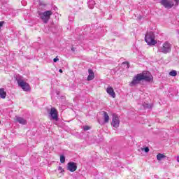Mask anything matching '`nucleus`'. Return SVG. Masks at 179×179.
I'll return each instance as SVG.
<instances>
[{"label": "nucleus", "instance_id": "1", "mask_svg": "<svg viewBox=\"0 0 179 179\" xmlns=\"http://www.w3.org/2000/svg\"><path fill=\"white\" fill-rule=\"evenodd\" d=\"M153 79V76L148 71H144L143 73H139L136 75L132 81L129 83V86L134 87L136 85H139L142 80H145V82H150Z\"/></svg>", "mask_w": 179, "mask_h": 179}, {"label": "nucleus", "instance_id": "2", "mask_svg": "<svg viewBox=\"0 0 179 179\" xmlns=\"http://www.w3.org/2000/svg\"><path fill=\"white\" fill-rule=\"evenodd\" d=\"M173 45L170 42L165 41L162 44L159 43L158 45V52H162V54H169L171 52V47Z\"/></svg>", "mask_w": 179, "mask_h": 179}, {"label": "nucleus", "instance_id": "3", "mask_svg": "<svg viewBox=\"0 0 179 179\" xmlns=\"http://www.w3.org/2000/svg\"><path fill=\"white\" fill-rule=\"evenodd\" d=\"M145 41L148 45H155L157 43L156 40H155V34L152 31L146 33Z\"/></svg>", "mask_w": 179, "mask_h": 179}, {"label": "nucleus", "instance_id": "4", "mask_svg": "<svg viewBox=\"0 0 179 179\" xmlns=\"http://www.w3.org/2000/svg\"><path fill=\"white\" fill-rule=\"evenodd\" d=\"M16 80L17 82L18 86H20V87H21L24 92H29V90H30V85L29 83L24 82L22 77H17Z\"/></svg>", "mask_w": 179, "mask_h": 179}, {"label": "nucleus", "instance_id": "5", "mask_svg": "<svg viewBox=\"0 0 179 179\" xmlns=\"http://www.w3.org/2000/svg\"><path fill=\"white\" fill-rule=\"evenodd\" d=\"M51 15H52V11L46 10L44 13H40V17L44 23H48V20H50Z\"/></svg>", "mask_w": 179, "mask_h": 179}, {"label": "nucleus", "instance_id": "6", "mask_svg": "<svg viewBox=\"0 0 179 179\" xmlns=\"http://www.w3.org/2000/svg\"><path fill=\"white\" fill-rule=\"evenodd\" d=\"M159 3L165 7L166 9H171L174 6V2L169 0H160Z\"/></svg>", "mask_w": 179, "mask_h": 179}, {"label": "nucleus", "instance_id": "7", "mask_svg": "<svg viewBox=\"0 0 179 179\" xmlns=\"http://www.w3.org/2000/svg\"><path fill=\"white\" fill-rule=\"evenodd\" d=\"M111 125L114 128H118L120 127V117L117 114L113 115Z\"/></svg>", "mask_w": 179, "mask_h": 179}, {"label": "nucleus", "instance_id": "8", "mask_svg": "<svg viewBox=\"0 0 179 179\" xmlns=\"http://www.w3.org/2000/svg\"><path fill=\"white\" fill-rule=\"evenodd\" d=\"M50 115L51 117V120H54L55 121H58V110H57L55 108H51Z\"/></svg>", "mask_w": 179, "mask_h": 179}, {"label": "nucleus", "instance_id": "9", "mask_svg": "<svg viewBox=\"0 0 179 179\" xmlns=\"http://www.w3.org/2000/svg\"><path fill=\"white\" fill-rule=\"evenodd\" d=\"M67 169L69 171L73 173L74 171H76L78 165L75 162H69L67 164Z\"/></svg>", "mask_w": 179, "mask_h": 179}, {"label": "nucleus", "instance_id": "10", "mask_svg": "<svg viewBox=\"0 0 179 179\" xmlns=\"http://www.w3.org/2000/svg\"><path fill=\"white\" fill-rule=\"evenodd\" d=\"M15 121L18 124H21V125H26L27 124V120L24 117L20 116H15Z\"/></svg>", "mask_w": 179, "mask_h": 179}, {"label": "nucleus", "instance_id": "11", "mask_svg": "<svg viewBox=\"0 0 179 179\" xmlns=\"http://www.w3.org/2000/svg\"><path fill=\"white\" fill-rule=\"evenodd\" d=\"M106 93L111 96L113 99H115V92H114V89L111 86H108L106 88Z\"/></svg>", "mask_w": 179, "mask_h": 179}, {"label": "nucleus", "instance_id": "12", "mask_svg": "<svg viewBox=\"0 0 179 179\" xmlns=\"http://www.w3.org/2000/svg\"><path fill=\"white\" fill-rule=\"evenodd\" d=\"M88 77L87 78V80H93L94 79V73L93 72V70L89 69H88Z\"/></svg>", "mask_w": 179, "mask_h": 179}, {"label": "nucleus", "instance_id": "13", "mask_svg": "<svg viewBox=\"0 0 179 179\" xmlns=\"http://www.w3.org/2000/svg\"><path fill=\"white\" fill-rule=\"evenodd\" d=\"M87 3L90 9H93L96 5V1H94V0H88Z\"/></svg>", "mask_w": 179, "mask_h": 179}, {"label": "nucleus", "instance_id": "14", "mask_svg": "<svg viewBox=\"0 0 179 179\" xmlns=\"http://www.w3.org/2000/svg\"><path fill=\"white\" fill-rule=\"evenodd\" d=\"M0 98L1 99L6 98V92H5V89L3 88L0 89Z\"/></svg>", "mask_w": 179, "mask_h": 179}, {"label": "nucleus", "instance_id": "15", "mask_svg": "<svg viewBox=\"0 0 179 179\" xmlns=\"http://www.w3.org/2000/svg\"><path fill=\"white\" fill-rule=\"evenodd\" d=\"M103 121L106 124L110 121V116H108L107 112H103Z\"/></svg>", "mask_w": 179, "mask_h": 179}, {"label": "nucleus", "instance_id": "16", "mask_svg": "<svg viewBox=\"0 0 179 179\" xmlns=\"http://www.w3.org/2000/svg\"><path fill=\"white\" fill-rule=\"evenodd\" d=\"M166 157V155L162 154V153H159L157 155V159L160 161L162 160V159H165Z\"/></svg>", "mask_w": 179, "mask_h": 179}, {"label": "nucleus", "instance_id": "17", "mask_svg": "<svg viewBox=\"0 0 179 179\" xmlns=\"http://www.w3.org/2000/svg\"><path fill=\"white\" fill-rule=\"evenodd\" d=\"M169 76L173 77L177 76V71L172 70L171 72H169Z\"/></svg>", "mask_w": 179, "mask_h": 179}, {"label": "nucleus", "instance_id": "18", "mask_svg": "<svg viewBox=\"0 0 179 179\" xmlns=\"http://www.w3.org/2000/svg\"><path fill=\"white\" fill-rule=\"evenodd\" d=\"M60 162L65 163V156H64V155L60 156Z\"/></svg>", "mask_w": 179, "mask_h": 179}, {"label": "nucleus", "instance_id": "19", "mask_svg": "<svg viewBox=\"0 0 179 179\" xmlns=\"http://www.w3.org/2000/svg\"><path fill=\"white\" fill-rule=\"evenodd\" d=\"M141 150H144V152H145V153H148L149 152V148L146 147L145 148H142Z\"/></svg>", "mask_w": 179, "mask_h": 179}, {"label": "nucleus", "instance_id": "20", "mask_svg": "<svg viewBox=\"0 0 179 179\" xmlns=\"http://www.w3.org/2000/svg\"><path fill=\"white\" fill-rule=\"evenodd\" d=\"M83 129H84V131H89V129H90V127H89V126H84L83 127Z\"/></svg>", "mask_w": 179, "mask_h": 179}, {"label": "nucleus", "instance_id": "21", "mask_svg": "<svg viewBox=\"0 0 179 179\" xmlns=\"http://www.w3.org/2000/svg\"><path fill=\"white\" fill-rule=\"evenodd\" d=\"M175 3V6H178V3H179V0H173Z\"/></svg>", "mask_w": 179, "mask_h": 179}, {"label": "nucleus", "instance_id": "22", "mask_svg": "<svg viewBox=\"0 0 179 179\" xmlns=\"http://www.w3.org/2000/svg\"><path fill=\"white\" fill-rule=\"evenodd\" d=\"M123 65H127V69L129 68V63L128 62H123Z\"/></svg>", "mask_w": 179, "mask_h": 179}, {"label": "nucleus", "instance_id": "23", "mask_svg": "<svg viewBox=\"0 0 179 179\" xmlns=\"http://www.w3.org/2000/svg\"><path fill=\"white\" fill-rule=\"evenodd\" d=\"M58 170L60 171V173H64V169H62L61 166H59Z\"/></svg>", "mask_w": 179, "mask_h": 179}, {"label": "nucleus", "instance_id": "24", "mask_svg": "<svg viewBox=\"0 0 179 179\" xmlns=\"http://www.w3.org/2000/svg\"><path fill=\"white\" fill-rule=\"evenodd\" d=\"M57 61H59V59L57 57L56 58L53 59V62H57Z\"/></svg>", "mask_w": 179, "mask_h": 179}, {"label": "nucleus", "instance_id": "25", "mask_svg": "<svg viewBox=\"0 0 179 179\" xmlns=\"http://www.w3.org/2000/svg\"><path fill=\"white\" fill-rule=\"evenodd\" d=\"M145 107H146L147 108H150V105L147 104Z\"/></svg>", "mask_w": 179, "mask_h": 179}, {"label": "nucleus", "instance_id": "26", "mask_svg": "<svg viewBox=\"0 0 179 179\" xmlns=\"http://www.w3.org/2000/svg\"><path fill=\"white\" fill-rule=\"evenodd\" d=\"M177 162L179 163V156H178V157H177Z\"/></svg>", "mask_w": 179, "mask_h": 179}, {"label": "nucleus", "instance_id": "27", "mask_svg": "<svg viewBox=\"0 0 179 179\" xmlns=\"http://www.w3.org/2000/svg\"><path fill=\"white\" fill-rule=\"evenodd\" d=\"M59 72H60V73H62V69H59Z\"/></svg>", "mask_w": 179, "mask_h": 179}, {"label": "nucleus", "instance_id": "28", "mask_svg": "<svg viewBox=\"0 0 179 179\" xmlns=\"http://www.w3.org/2000/svg\"><path fill=\"white\" fill-rule=\"evenodd\" d=\"M71 50H72V51H75V50H73V48H71Z\"/></svg>", "mask_w": 179, "mask_h": 179}, {"label": "nucleus", "instance_id": "29", "mask_svg": "<svg viewBox=\"0 0 179 179\" xmlns=\"http://www.w3.org/2000/svg\"><path fill=\"white\" fill-rule=\"evenodd\" d=\"M0 124H1V121H0Z\"/></svg>", "mask_w": 179, "mask_h": 179}]
</instances>
